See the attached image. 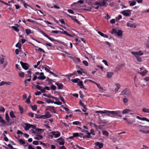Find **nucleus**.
Wrapping results in <instances>:
<instances>
[{
	"label": "nucleus",
	"mask_w": 149,
	"mask_h": 149,
	"mask_svg": "<svg viewBox=\"0 0 149 149\" xmlns=\"http://www.w3.org/2000/svg\"><path fill=\"white\" fill-rule=\"evenodd\" d=\"M39 32L42 34L44 36L48 38L50 40L53 42H58L60 43L61 44L64 45L65 47H67L68 46V44L66 43H64L63 42L60 41L58 40H55L53 38H51L48 36L47 34H46L44 32L41 30H39Z\"/></svg>",
	"instance_id": "obj_1"
},
{
	"label": "nucleus",
	"mask_w": 149,
	"mask_h": 149,
	"mask_svg": "<svg viewBox=\"0 0 149 149\" xmlns=\"http://www.w3.org/2000/svg\"><path fill=\"white\" fill-rule=\"evenodd\" d=\"M110 113L113 116H117L120 117H122V116L121 115V112L120 111H111Z\"/></svg>",
	"instance_id": "obj_2"
},
{
	"label": "nucleus",
	"mask_w": 149,
	"mask_h": 149,
	"mask_svg": "<svg viewBox=\"0 0 149 149\" xmlns=\"http://www.w3.org/2000/svg\"><path fill=\"white\" fill-rule=\"evenodd\" d=\"M132 10H124L120 12V13L123 14L124 16L126 17L130 16L131 14V12Z\"/></svg>",
	"instance_id": "obj_3"
},
{
	"label": "nucleus",
	"mask_w": 149,
	"mask_h": 149,
	"mask_svg": "<svg viewBox=\"0 0 149 149\" xmlns=\"http://www.w3.org/2000/svg\"><path fill=\"white\" fill-rule=\"evenodd\" d=\"M54 109L55 107L53 106H47L46 107V108L45 109V111L49 110L52 113H57Z\"/></svg>",
	"instance_id": "obj_4"
},
{
	"label": "nucleus",
	"mask_w": 149,
	"mask_h": 149,
	"mask_svg": "<svg viewBox=\"0 0 149 149\" xmlns=\"http://www.w3.org/2000/svg\"><path fill=\"white\" fill-rule=\"evenodd\" d=\"M20 63L22 68L24 70H26L29 69V65L26 63L23 62L22 61H20Z\"/></svg>",
	"instance_id": "obj_5"
},
{
	"label": "nucleus",
	"mask_w": 149,
	"mask_h": 149,
	"mask_svg": "<svg viewBox=\"0 0 149 149\" xmlns=\"http://www.w3.org/2000/svg\"><path fill=\"white\" fill-rule=\"evenodd\" d=\"M131 53L135 56H142L143 54V53L141 51H139V52H131Z\"/></svg>",
	"instance_id": "obj_6"
},
{
	"label": "nucleus",
	"mask_w": 149,
	"mask_h": 149,
	"mask_svg": "<svg viewBox=\"0 0 149 149\" xmlns=\"http://www.w3.org/2000/svg\"><path fill=\"white\" fill-rule=\"evenodd\" d=\"M51 133L54 136V137L55 138L58 137L61 135L60 133L58 131L52 132H51Z\"/></svg>",
	"instance_id": "obj_7"
},
{
	"label": "nucleus",
	"mask_w": 149,
	"mask_h": 149,
	"mask_svg": "<svg viewBox=\"0 0 149 149\" xmlns=\"http://www.w3.org/2000/svg\"><path fill=\"white\" fill-rule=\"evenodd\" d=\"M106 1H107V0H103L100 1L99 6L106 7L107 5H106L107 3Z\"/></svg>",
	"instance_id": "obj_8"
},
{
	"label": "nucleus",
	"mask_w": 149,
	"mask_h": 149,
	"mask_svg": "<svg viewBox=\"0 0 149 149\" xmlns=\"http://www.w3.org/2000/svg\"><path fill=\"white\" fill-rule=\"evenodd\" d=\"M68 16L70 17L72 20H73L74 22H76L78 24H81V23L78 20L76 19V17L75 16H71L70 15H68Z\"/></svg>",
	"instance_id": "obj_9"
},
{
	"label": "nucleus",
	"mask_w": 149,
	"mask_h": 149,
	"mask_svg": "<svg viewBox=\"0 0 149 149\" xmlns=\"http://www.w3.org/2000/svg\"><path fill=\"white\" fill-rule=\"evenodd\" d=\"M55 84L57 86V88L58 89H63V85L62 84L56 82L55 83Z\"/></svg>",
	"instance_id": "obj_10"
},
{
	"label": "nucleus",
	"mask_w": 149,
	"mask_h": 149,
	"mask_svg": "<svg viewBox=\"0 0 149 149\" xmlns=\"http://www.w3.org/2000/svg\"><path fill=\"white\" fill-rule=\"evenodd\" d=\"M46 77L44 76V73L41 72L40 73V76L38 77L37 79H39L44 80L45 79Z\"/></svg>",
	"instance_id": "obj_11"
},
{
	"label": "nucleus",
	"mask_w": 149,
	"mask_h": 149,
	"mask_svg": "<svg viewBox=\"0 0 149 149\" xmlns=\"http://www.w3.org/2000/svg\"><path fill=\"white\" fill-rule=\"evenodd\" d=\"M95 145L96 146H98L99 149L102 148L103 146V144L100 142H96L95 143Z\"/></svg>",
	"instance_id": "obj_12"
},
{
	"label": "nucleus",
	"mask_w": 149,
	"mask_h": 149,
	"mask_svg": "<svg viewBox=\"0 0 149 149\" xmlns=\"http://www.w3.org/2000/svg\"><path fill=\"white\" fill-rule=\"evenodd\" d=\"M98 123L99 124H101L102 123H107L106 120H102L100 118H99L98 120Z\"/></svg>",
	"instance_id": "obj_13"
},
{
	"label": "nucleus",
	"mask_w": 149,
	"mask_h": 149,
	"mask_svg": "<svg viewBox=\"0 0 149 149\" xmlns=\"http://www.w3.org/2000/svg\"><path fill=\"white\" fill-rule=\"evenodd\" d=\"M77 85L79 86L81 88H83L86 89L84 87V86L83 84L82 81H81L80 80L77 83Z\"/></svg>",
	"instance_id": "obj_14"
},
{
	"label": "nucleus",
	"mask_w": 149,
	"mask_h": 149,
	"mask_svg": "<svg viewBox=\"0 0 149 149\" xmlns=\"http://www.w3.org/2000/svg\"><path fill=\"white\" fill-rule=\"evenodd\" d=\"M24 124L25 126L24 127V128L26 131H28L29 128H31L30 124L28 123H25Z\"/></svg>",
	"instance_id": "obj_15"
},
{
	"label": "nucleus",
	"mask_w": 149,
	"mask_h": 149,
	"mask_svg": "<svg viewBox=\"0 0 149 149\" xmlns=\"http://www.w3.org/2000/svg\"><path fill=\"white\" fill-rule=\"evenodd\" d=\"M148 70H145L141 72H138V73L139 74H140V75H141L143 77V76H145L146 75V74L148 73Z\"/></svg>",
	"instance_id": "obj_16"
},
{
	"label": "nucleus",
	"mask_w": 149,
	"mask_h": 149,
	"mask_svg": "<svg viewBox=\"0 0 149 149\" xmlns=\"http://www.w3.org/2000/svg\"><path fill=\"white\" fill-rule=\"evenodd\" d=\"M128 3L130 4V6H134L136 3V2L135 1V0H133L132 1H129Z\"/></svg>",
	"instance_id": "obj_17"
},
{
	"label": "nucleus",
	"mask_w": 149,
	"mask_h": 149,
	"mask_svg": "<svg viewBox=\"0 0 149 149\" xmlns=\"http://www.w3.org/2000/svg\"><path fill=\"white\" fill-rule=\"evenodd\" d=\"M5 57V56L1 55L0 56V64L2 65L3 63L4 58Z\"/></svg>",
	"instance_id": "obj_18"
},
{
	"label": "nucleus",
	"mask_w": 149,
	"mask_h": 149,
	"mask_svg": "<svg viewBox=\"0 0 149 149\" xmlns=\"http://www.w3.org/2000/svg\"><path fill=\"white\" fill-rule=\"evenodd\" d=\"M135 119L133 118L132 120L129 121L127 119L126 120V123H127L128 124H132L133 123L135 122Z\"/></svg>",
	"instance_id": "obj_19"
},
{
	"label": "nucleus",
	"mask_w": 149,
	"mask_h": 149,
	"mask_svg": "<svg viewBox=\"0 0 149 149\" xmlns=\"http://www.w3.org/2000/svg\"><path fill=\"white\" fill-rule=\"evenodd\" d=\"M113 74V73L112 72H108L107 73V77L109 78H110L112 77Z\"/></svg>",
	"instance_id": "obj_20"
},
{
	"label": "nucleus",
	"mask_w": 149,
	"mask_h": 149,
	"mask_svg": "<svg viewBox=\"0 0 149 149\" xmlns=\"http://www.w3.org/2000/svg\"><path fill=\"white\" fill-rule=\"evenodd\" d=\"M97 33L100 35L102 37H103L106 38H108V35L102 33L100 31H98L97 32Z\"/></svg>",
	"instance_id": "obj_21"
},
{
	"label": "nucleus",
	"mask_w": 149,
	"mask_h": 149,
	"mask_svg": "<svg viewBox=\"0 0 149 149\" xmlns=\"http://www.w3.org/2000/svg\"><path fill=\"white\" fill-rule=\"evenodd\" d=\"M111 111L107 110H104L103 111V114H104L105 115L109 116L111 114Z\"/></svg>",
	"instance_id": "obj_22"
},
{
	"label": "nucleus",
	"mask_w": 149,
	"mask_h": 149,
	"mask_svg": "<svg viewBox=\"0 0 149 149\" xmlns=\"http://www.w3.org/2000/svg\"><path fill=\"white\" fill-rule=\"evenodd\" d=\"M10 116L11 118H16V116H15L14 112L13 111H11L10 112Z\"/></svg>",
	"instance_id": "obj_23"
},
{
	"label": "nucleus",
	"mask_w": 149,
	"mask_h": 149,
	"mask_svg": "<svg viewBox=\"0 0 149 149\" xmlns=\"http://www.w3.org/2000/svg\"><path fill=\"white\" fill-rule=\"evenodd\" d=\"M115 85L117 86V87L115 88V92H116L120 88L121 86L120 84H119L118 83H116L115 84Z\"/></svg>",
	"instance_id": "obj_24"
},
{
	"label": "nucleus",
	"mask_w": 149,
	"mask_h": 149,
	"mask_svg": "<svg viewBox=\"0 0 149 149\" xmlns=\"http://www.w3.org/2000/svg\"><path fill=\"white\" fill-rule=\"evenodd\" d=\"M131 111V110L129 109H126L123 110L122 111V113L123 114H126Z\"/></svg>",
	"instance_id": "obj_25"
},
{
	"label": "nucleus",
	"mask_w": 149,
	"mask_h": 149,
	"mask_svg": "<svg viewBox=\"0 0 149 149\" xmlns=\"http://www.w3.org/2000/svg\"><path fill=\"white\" fill-rule=\"evenodd\" d=\"M117 35L118 36H121L123 35V32L121 30H118L117 32Z\"/></svg>",
	"instance_id": "obj_26"
},
{
	"label": "nucleus",
	"mask_w": 149,
	"mask_h": 149,
	"mask_svg": "<svg viewBox=\"0 0 149 149\" xmlns=\"http://www.w3.org/2000/svg\"><path fill=\"white\" fill-rule=\"evenodd\" d=\"M102 134L106 136H108L109 135L108 132L106 130H103L102 132Z\"/></svg>",
	"instance_id": "obj_27"
},
{
	"label": "nucleus",
	"mask_w": 149,
	"mask_h": 149,
	"mask_svg": "<svg viewBox=\"0 0 149 149\" xmlns=\"http://www.w3.org/2000/svg\"><path fill=\"white\" fill-rule=\"evenodd\" d=\"M37 137H35V139L39 140L42 139L43 138V136L40 135H37Z\"/></svg>",
	"instance_id": "obj_28"
},
{
	"label": "nucleus",
	"mask_w": 149,
	"mask_h": 149,
	"mask_svg": "<svg viewBox=\"0 0 149 149\" xmlns=\"http://www.w3.org/2000/svg\"><path fill=\"white\" fill-rule=\"evenodd\" d=\"M83 138H91V133L90 132H88V134H87L86 135L84 136H83Z\"/></svg>",
	"instance_id": "obj_29"
},
{
	"label": "nucleus",
	"mask_w": 149,
	"mask_h": 149,
	"mask_svg": "<svg viewBox=\"0 0 149 149\" xmlns=\"http://www.w3.org/2000/svg\"><path fill=\"white\" fill-rule=\"evenodd\" d=\"M61 34H65L67 36H69V37H72V36L68 33L66 31H64V30L63 31V32L61 31Z\"/></svg>",
	"instance_id": "obj_30"
},
{
	"label": "nucleus",
	"mask_w": 149,
	"mask_h": 149,
	"mask_svg": "<svg viewBox=\"0 0 149 149\" xmlns=\"http://www.w3.org/2000/svg\"><path fill=\"white\" fill-rule=\"evenodd\" d=\"M18 142H19L20 144L22 145H24L26 143L22 139H20L18 140Z\"/></svg>",
	"instance_id": "obj_31"
},
{
	"label": "nucleus",
	"mask_w": 149,
	"mask_h": 149,
	"mask_svg": "<svg viewBox=\"0 0 149 149\" xmlns=\"http://www.w3.org/2000/svg\"><path fill=\"white\" fill-rule=\"evenodd\" d=\"M45 115L47 118H49L51 116V115L49 112H46L45 113Z\"/></svg>",
	"instance_id": "obj_32"
},
{
	"label": "nucleus",
	"mask_w": 149,
	"mask_h": 149,
	"mask_svg": "<svg viewBox=\"0 0 149 149\" xmlns=\"http://www.w3.org/2000/svg\"><path fill=\"white\" fill-rule=\"evenodd\" d=\"M71 81L73 83H77L79 81H80V79L79 78H76L75 79H72Z\"/></svg>",
	"instance_id": "obj_33"
},
{
	"label": "nucleus",
	"mask_w": 149,
	"mask_h": 149,
	"mask_svg": "<svg viewBox=\"0 0 149 149\" xmlns=\"http://www.w3.org/2000/svg\"><path fill=\"white\" fill-rule=\"evenodd\" d=\"M11 27L13 29H14L17 32H19V30L17 27L15 26H12Z\"/></svg>",
	"instance_id": "obj_34"
},
{
	"label": "nucleus",
	"mask_w": 149,
	"mask_h": 149,
	"mask_svg": "<svg viewBox=\"0 0 149 149\" xmlns=\"http://www.w3.org/2000/svg\"><path fill=\"white\" fill-rule=\"evenodd\" d=\"M0 122L5 126L8 125L6 124V121L3 119L2 118L1 120H0Z\"/></svg>",
	"instance_id": "obj_35"
},
{
	"label": "nucleus",
	"mask_w": 149,
	"mask_h": 149,
	"mask_svg": "<svg viewBox=\"0 0 149 149\" xmlns=\"http://www.w3.org/2000/svg\"><path fill=\"white\" fill-rule=\"evenodd\" d=\"M5 118L7 122H9L10 119V117L9 116L8 114L7 113H6L5 114Z\"/></svg>",
	"instance_id": "obj_36"
},
{
	"label": "nucleus",
	"mask_w": 149,
	"mask_h": 149,
	"mask_svg": "<svg viewBox=\"0 0 149 149\" xmlns=\"http://www.w3.org/2000/svg\"><path fill=\"white\" fill-rule=\"evenodd\" d=\"M127 90V89H125L120 94V95H124L126 94Z\"/></svg>",
	"instance_id": "obj_37"
},
{
	"label": "nucleus",
	"mask_w": 149,
	"mask_h": 149,
	"mask_svg": "<svg viewBox=\"0 0 149 149\" xmlns=\"http://www.w3.org/2000/svg\"><path fill=\"white\" fill-rule=\"evenodd\" d=\"M72 124L74 125H80L81 124V123L79 121H76L73 122L72 123Z\"/></svg>",
	"instance_id": "obj_38"
},
{
	"label": "nucleus",
	"mask_w": 149,
	"mask_h": 149,
	"mask_svg": "<svg viewBox=\"0 0 149 149\" xmlns=\"http://www.w3.org/2000/svg\"><path fill=\"white\" fill-rule=\"evenodd\" d=\"M31 107L32 110L33 111H36L37 109V107L36 105H34L33 106H31Z\"/></svg>",
	"instance_id": "obj_39"
},
{
	"label": "nucleus",
	"mask_w": 149,
	"mask_h": 149,
	"mask_svg": "<svg viewBox=\"0 0 149 149\" xmlns=\"http://www.w3.org/2000/svg\"><path fill=\"white\" fill-rule=\"evenodd\" d=\"M19 76L22 78H23L24 76V73L23 72H19Z\"/></svg>",
	"instance_id": "obj_40"
},
{
	"label": "nucleus",
	"mask_w": 149,
	"mask_h": 149,
	"mask_svg": "<svg viewBox=\"0 0 149 149\" xmlns=\"http://www.w3.org/2000/svg\"><path fill=\"white\" fill-rule=\"evenodd\" d=\"M25 31L27 35L31 33V30L29 29H26Z\"/></svg>",
	"instance_id": "obj_41"
},
{
	"label": "nucleus",
	"mask_w": 149,
	"mask_h": 149,
	"mask_svg": "<svg viewBox=\"0 0 149 149\" xmlns=\"http://www.w3.org/2000/svg\"><path fill=\"white\" fill-rule=\"evenodd\" d=\"M63 108L65 109V110L66 111V112L67 113L69 114L70 113V111L69 109L65 107H63Z\"/></svg>",
	"instance_id": "obj_42"
},
{
	"label": "nucleus",
	"mask_w": 149,
	"mask_h": 149,
	"mask_svg": "<svg viewBox=\"0 0 149 149\" xmlns=\"http://www.w3.org/2000/svg\"><path fill=\"white\" fill-rule=\"evenodd\" d=\"M21 44H19V42H18L15 45V47H18L19 49H21Z\"/></svg>",
	"instance_id": "obj_43"
},
{
	"label": "nucleus",
	"mask_w": 149,
	"mask_h": 149,
	"mask_svg": "<svg viewBox=\"0 0 149 149\" xmlns=\"http://www.w3.org/2000/svg\"><path fill=\"white\" fill-rule=\"evenodd\" d=\"M142 111L144 112L149 113V109L146 108H143L142 109Z\"/></svg>",
	"instance_id": "obj_44"
},
{
	"label": "nucleus",
	"mask_w": 149,
	"mask_h": 149,
	"mask_svg": "<svg viewBox=\"0 0 149 149\" xmlns=\"http://www.w3.org/2000/svg\"><path fill=\"white\" fill-rule=\"evenodd\" d=\"M56 87L55 85L52 84L51 87V88L52 90L54 91L56 89Z\"/></svg>",
	"instance_id": "obj_45"
},
{
	"label": "nucleus",
	"mask_w": 149,
	"mask_h": 149,
	"mask_svg": "<svg viewBox=\"0 0 149 149\" xmlns=\"http://www.w3.org/2000/svg\"><path fill=\"white\" fill-rule=\"evenodd\" d=\"M59 98L60 99V100L63 102L64 104L65 103L63 97H62L61 95H59Z\"/></svg>",
	"instance_id": "obj_46"
},
{
	"label": "nucleus",
	"mask_w": 149,
	"mask_h": 149,
	"mask_svg": "<svg viewBox=\"0 0 149 149\" xmlns=\"http://www.w3.org/2000/svg\"><path fill=\"white\" fill-rule=\"evenodd\" d=\"M117 30L115 29H113L111 31V33L112 34L117 33Z\"/></svg>",
	"instance_id": "obj_47"
},
{
	"label": "nucleus",
	"mask_w": 149,
	"mask_h": 149,
	"mask_svg": "<svg viewBox=\"0 0 149 149\" xmlns=\"http://www.w3.org/2000/svg\"><path fill=\"white\" fill-rule=\"evenodd\" d=\"M19 107L20 113L21 114L22 113H23V109L19 105Z\"/></svg>",
	"instance_id": "obj_48"
},
{
	"label": "nucleus",
	"mask_w": 149,
	"mask_h": 149,
	"mask_svg": "<svg viewBox=\"0 0 149 149\" xmlns=\"http://www.w3.org/2000/svg\"><path fill=\"white\" fill-rule=\"evenodd\" d=\"M139 131L144 134H148V130H140Z\"/></svg>",
	"instance_id": "obj_49"
},
{
	"label": "nucleus",
	"mask_w": 149,
	"mask_h": 149,
	"mask_svg": "<svg viewBox=\"0 0 149 149\" xmlns=\"http://www.w3.org/2000/svg\"><path fill=\"white\" fill-rule=\"evenodd\" d=\"M134 24L132 23H127V26L130 27H132L133 26Z\"/></svg>",
	"instance_id": "obj_50"
},
{
	"label": "nucleus",
	"mask_w": 149,
	"mask_h": 149,
	"mask_svg": "<svg viewBox=\"0 0 149 149\" xmlns=\"http://www.w3.org/2000/svg\"><path fill=\"white\" fill-rule=\"evenodd\" d=\"M5 110V109L2 106L0 107V112H4Z\"/></svg>",
	"instance_id": "obj_51"
},
{
	"label": "nucleus",
	"mask_w": 149,
	"mask_h": 149,
	"mask_svg": "<svg viewBox=\"0 0 149 149\" xmlns=\"http://www.w3.org/2000/svg\"><path fill=\"white\" fill-rule=\"evenodd\" d=\"M95 84L96 85L97 87L100 89L101 90L103 89V88L101 87V85L100 84H97L96 82L95 83Z\"/></svg>",
	"instance_id": "obj_52"
},
{
	"label": "nucleus",
	"mask_w": 149,
	"mask_h": 149,
	"mask_svg": "<svg viewBox=\"0 0 149 149\" xmlns=\"http://www.w3.org/2000/svg\"><path fill=\"white\" fill-rule=\"evenodd\" d=\"M83 64L85 66H87L88 65V63L86 61L84 60L83 61Z\"/></svg>",
	"instance_id": "obj_53"
},
{
	"label": "nucleus",
	"mask_w": 149,
	"mask_h": 149,
	"mask_svg": "<svg viewBox=\"0 0 149 149\" xmlns=\"http://www.w3.org/2000/svg\"><path fill=\"white\" fill-rule=\"evenodd\" d=\"M137 59V60L139 62H141V61L142 59L141 58V57H139V56H135Z\"/></svg>",
	"instance_id": "obj_54"
},
{
	"label": "nucleus",
	"mask_w": 149,
	"mask_h": 149,
	"mask_svg": "<svg viewBox=\"0 0 149 149\" xmlns=\"http://www.w3.org/2000/svg\"><path fill=\"white\" fill-rule=\"evenodd\" d=\"M51 32H52V33H53L58 34V33H61V31H56V30L52 31Z\"/></svg>",
	"instance_id": "obj_55"
},
{
	"label": "nucleus",
	"mask_w": 149,
	"mask_h": 149,
	"mask_svg": "<svg viewBox=\"0 0 149 149\" xmlns=\"http://www.w3.org/2000/svg\"><path fill=\"white\" fill-rule=\"evenodd\" d=\"M65 143V142L63 139H62V141H59V144L62 145H64Z\"/></svg>",
	"instance_id": "obj_56"
},
{
	"label": "nucleus",
	"mask_w": 149,
	"mask_h": 149,
	"mask_svg": "<svg viewBox=\"0 0 149 149\" xmlns=\"http://www.w3.org/2000/svg\"><path fill=\"white\" fill-rule=\"evenodd\" d=\"M38 49L40 52H42L44 53H45V51L42 49L40 47H38Z\"/></svg>",
	"instance_id": "obj_57"
},
{
	"label": "nucleus",
	"mask_w": 149,
	"mask_h": 149,
	"mask_svg": "<svg viewBox=\"0 0 149 149\" xmlns=\"http://www.w3.org/2000/svg\"><path fill=\"white\" fill-rule=\"evenodd\" d=\"M74 137H78L79 136V133H74L73 134Z\"/></svg>",
	"instance_id": "obj_58"
},
{
	"label": "nucleus",
	"mask_w": 149,
	"mask_h": 149,
	"mask_svg": "<svg viewBox=\"0 0 149 149\" xmlns=\"http://www.w3.org/2000/svg\"><path fill=\"white\" fill-rule=\"evenodd\" d=\"M90 132L91 134L92 135H95V131L94 129H91L90 131Z\"/></svg>",
	"instance_id": "obj_59"
},
{
	"label": "nucleus",
	"mask_w": 149,
	"mask_h": 149,
	"mask_svg": "<svg viewBox=\"0 0 149 149\" xmlns=\"http://www.w3.org/2000/svg\"><path fill=\"white\" fill-rule=\"evenodd\" d=\"M26 20L28 22H30L33 23H36L34 20H31L30 19H26Z\"/></svg>",
	"instance_id": "obj_60"
},
{
	"label": "nucleus",
	"mask_w": 149,
	"mask_h": 149,
	"mask_svg": "<svg viewBox=\"0 0 149 149\" xmlns=\"http://www.w3.org/2000/svg\"><path fill=\"white\" fill-rule=\"evenodd\" d=\"M33 144L35 145H37L39 144L38 142L37 141H34L33 142Z\"/></svg>",
	"instance_id": "obj_61"
},
{
	"label": "nucleus",
	"mask_w": 149,
	"mask_h": 149,
	"mask_svg": "<svg viewBox=\"0 0 149 149\" xmlns=\"http://www.w3.org/2000/svg\"><path fill=\"white\" fill-rule=\"evenodd\" d=\"M59 21L62 24H65V22L63 19L62 18L60 19H59Z\"/></svg>",
	"instance_id": "obj_62"
},
{
	"label": "nucleus",
	"mask_w": 149,
	"mask_h": 149,
	"mask_svg": "<svg viewBox=\"0 0 149 149\" xmlns=\"http://www.w3.org/2000/svg\"><path fill=\"white\" fill-rule=\"evenodd\" d=\"M20 51L19 49H17L15 50V53L17 55L19 54V52Z\"/></svg>",
	"instance_id": "obj_63"
},
{
	"label": "nucleus",
	"mask_w": 149,
	"mask_h": 149,
	"mask_svg": "<svg viewBox=\"0 0 149 149\" xmlns=\"http://www.w3.org/2000/svg\"><path fill=\"white\" fill-rule=\"evenodd\" d=\"M67 11L70 13L72 14H74V12L71 9H68Z\"/></svg>",
	"instance_id": "obj_64"
}]
</instances>
